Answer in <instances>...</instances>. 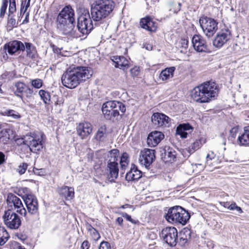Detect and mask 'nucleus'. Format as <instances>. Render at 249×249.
Instances as JSON below:
<instances>
[{
	"label": "nucleus",
	"mask_w": 249,
	"mask_h": 249,
	"mask_svg": "<svg viewBox=\"0 0 249 249\" xmlns=\"http://www.w3.org/2000/svg\"><path fill=\"white\" fill-rule=\"evenodd\" d=\"M238 127H233L231 129V130L230 131V135L232 138H235L236 135V134L238 133Z\"/></svg>",
	"instance_id": "59"
},
{
	"label": "nucleus",
	"mask_w": 249,
	"mask_h": 249,
	"mask_svg": "<svg viewBox=\"0 0 249 249\" xmlns=\"http://www.w3.org/2000/svg\"><path fill=\"white\" fill-rule=\"evenodd\" d=\"M9 238V235L5 228L0 226V246L4 245Z\"/></svg>",
	"instance_id": "35"
},
{
	"label": "nucleus",
	"mask_w": 249,
	"mask_h": 249,
	"mask_svg": "<svg viewBox=\"0 0 249 249\" xmlns=\"http://www.w3.org/2000/svg\"><path fill=\"white\" fill-rule=\"evenodd\" d=\"M140 25L142 28L150 32H154L156 29L155 23L149 17L142 18L140 21Z\"/></svg>",
	"instance_id": "27"
},
{
	"label": "nucleus",
	"mask_w": 249,
	"mask_h": 249,
	"mask_svg": "<svg viewBox=\"0 0 249 249\" xmlns=\"http://www.w3.org/2000/svg\"><path fill=\"white\" fill-rule=\"evenodd\" d=\"M155 159V150L145 148L140 154L139 161L142 165L148 168Z\"/></svg>",
	"instance_id": "12"
},
{
	"label": "nucleus",
	"mask_w": 249,
	"mask_h": 249,
	"mask_svg": "<svg viewBox=\"0 0 249 249\" xmlns=\"http://www.w3.org/2000/svg\"><path fill=\"white\" fill-rule=\"evenodd\" d=\"M179 216H178V224H181L184 225L186 224L190 219L189 213L181 207L179 206L178 209Z\"/></svg>",
	"instance_id": "28"
},
{
	"label": "nucleus",
	"mask_w": 249,
	"mask_h": 249,
	"mask_svg": "<svg viewBox=\"0 0 249 249\" xmlns=\"http://www.w3.org/2000/svg\"><path fill=\"white\" fill-rule=\"evenodd\" d=\"M64 101L62 97H59L58 96L54 95L51 98V104H54L55 106H59L62 105L63 104Z\"/></svg>",
	"instance_id": "45"
},
{
	"label": "nucleus",
	"mask_w": 249,
	"mask_h": 249,
	"mask_svg": "<svg viewBox=\"0 0 249 249\" xmlns=\"http://www.w3.org/2000/svg\"><path fill=\"white\" fill-rule=\"evenodd\" d=\"M231 36V32L229 29L222 30L216 35L213 41V45L217 48H220L230 39Z\"/></svg>",
	"instance_id": "13"
},
{
	"label": "nucleus",
	"mask_w": 249,
	"mask_h": 249,
	"mask_svg": "<svg viewBox=\"0 0 249 249\" xmlns=\"http://www.w3.org/2000/svg\"><path fill=\"white\" fill-rule=\"evenodd\" d=\"M9 1L8 0H3L0 9V18H3L5 15Z\"/></svg>",
	"instance_id": "44"
},
{
	"label": "nucleus",
	"mask_w": 249,
	"mask_h": 249,
	"mask_svg": "<svg viewBox=\"0 0 249 249\" xmlns=\"http://www.w3.org/2000/svg\"><path fill=\"white\" fill-rule=\"evenodd\" d=\"M215 158V154L212 151L209 152L206 156V163L208 164L209 160H212Z\"/></svg>",
	"instance_id": "60"
},
{
	"label": "nucleus",
	"mask_w": 249,
	"mask_h": 249,
	"mask_svg": "<svg viewBox=\"0 0 249 249\" xmlns=\"http://www.w3.org/2000/svg\"><path fill=\"white\" fill-rule=\"evenodd\" d=\"M164 138V134L160 131H155L151 132L147 139V144L150 147L157 146Z\"/></svg>",
	"instance_id": "20"
},
{
	"label": "nucleus",
	"mask_w": 249,
	"mask_h": 249,
	"mask_svg": "<svg viewBox=\"0 0 249 249\" xmlns=\"http://www.w3.org/2000/svg\"><path fill=\"white\" fill-rule=\"evenodd\" d=\"M60 195L64 196L66 199L71 200L74 197V189L72 187L63 186L59 190Z\"/></svg>",
	"instance_id": "29"
},
{
	"label": "nucleus",
	"mask_w": 249,
	"mask_h": 249,
	"mask_svg": "<svg viewBox=\"0 0 249 249\" xmlns=\"http://www.w3.org/2000/svg\"><path fill=\"white\" fill-rule=\"evenodd\" d=\"M142 176V172L135 165H132L130 170L125 175V179L128 181H134L139 179Z\"/></svg>",
	"instance_id": "23"
},
{
	"label": "nucleus",
	"mask_w": 249,
	"mask_h": 249,
	"mask_svg": "<svg viewBox=\"0 0 249 249\" xmlns=\"http://www.w3.org/2000/svg\"><path fill=\"white\" fill-rule=\"evenodd\" d=\"M75 22L56 20V28L62 35L71 37H78L80 36L79 33L75 29Z\"/></svg>",
	"instance_id": "6"
},
{
	"label": "nucleus",
	"mask_w": 249,
	"mask_h": 249,
	"mask_svg": "<svg viewBox=\"0 0 249 249\" xmlns=\"http://www.w3.org/2000/svg\"><path fill=\"white\" fill-rule=\"evenodd\" d=\"M24 44V43L22 42L15 40L5 44L4 46V49L7 50L10 54L13 55L16 52L25 51Z\"/></svg>",
	"instance_id": "16"
},
{
	"label": "nucleus",
	"mask_w": 249,
	"mask_h": 249,
	"mask_svg": "<svg viewBox=\"0 0 249 249\" xmlns=\"http://www.w3.org/2000/svg\"><path fill=\"white\" fill-rule=\"evenodd\" d=\"M16 11V1L15 0H13L12 1L10 0L9 1V7L8 10V16L13 15V14Z\"/></svg>",
	"instance_id": "46"
},
{
	"label": "nucleus",
	"mask_w": 249,
	"mask_h": 249,
	"mask_svg": "<svg viewBox=\"0 0 249 249\" xmlns=\"http://www.w3.org/2000/svg\"><path fill=\"white\" fill-rule=\"evenodd\" d=\"M229 210L231 211L236 210L239 213H243L242 209L240 207L238 206L234 202H232L231 204H230Z\"/></svg>",
	"instance_id": "50"
},
{
	"label": "nucleus",
	"mask_w": 249,
	"mask_h": 249,
	"mask_svg": "<svg viewBox=\"0 0 249 249\" xmlns=\"http://www.w3.org/2000/svg\"><path fill=\"white\" fill-rule=\"evenodd\" d=\"M111 60L114 62L115 67L123 70H127L128 67V61L123 56H113Z\"/></svg>",
	"instance_id": "24"
},
{
	"label": "nucleus",
	"mask_w": 249,
	"mask_h": 249,
	"mask_svg": "<svg viewBox=\"0 0 249 249\" xmlns=\"http://www.w3.org/2000/svg\"><path fill=\"white\" fill-rule=\"evenodd\" d=\"M107 137V129L105 125L101 126L95 136V139L99 142H104Z\"/></svg>",
	"instance_id": "33"
},
{
	"label": "nucleus",
	"mask_w": 249,
	"mask_h": 249,
	"mask_svg": "<svg viewBox=\"0 0 249 249\" xmlns=\"http://www.w3.org/2000/svg\"><path fill=\"white\" fill-rule=\"evenodd\" d=\"M201 146V142L196 140L188 148L187 151L190 154L193 153L195 151L200 148Z\"/></svg>",
	"instance_id": "40"
},
{
	"label": "nucleus",
	"mask_w": 249,
	"mask_h": 249,
	"mask_svg": "<svg viewBox=\"0 0 249 249\" xmlns=\"http://www.w3.org/2000/svg\"><path fill=\"white\" fill-rule=\"evenodd\" d=\"M199 22L204 33L209 38L212 37L218 29V23L212 18L202 17Z\"/></svg>",
	"instance_id": "8"
},
{
	"label": "nucleus",
	"mask_w": 249,
	"mask_h": 249,
	"mask_svg": "<svg viewBox=\"0 0 249 249\" xmlns=\"http://www.w3.org/2000/svg\"><path fill=\"white\" fill-rule=\"evenodd\" d=\"M179 206H176L168 209L167 213L165 214L166 220L172 224H178V216H179L178 209Z\"/></svg>",
	"instance_id": "21"
},
{
	"label": "nucleus",
	"mask_w": 249,
	"mask_h": 249,
	"mask_svg": "<svg viewBox=\"0 0 249 249\" xmlns=\"http://www.w3.org/2000/svg\"><path fill=\"white\" fill-rule=\"evenodd\" d=\"M107 180L109 182H114L117 178L119 174L118 163H107L106 169Z\"/></svg>",
	"instance_id": "19"
},
{
	"label": "nucleus",
	"mask_w": 249,
	"mask_h": 249,
	"mask_svg": "<svg viewBox=\"0 0 249 249\" xmlns=\"http://www.w3.org/2000/svg\"><path fill=\"white\" fill-rule=\"evenodd\" d=\"M161 152V159L165 162L173 161L176 158V152L172 148L165 146Z\"/></svg>",
	"instance_id": "22"
},
{
	"label": "nucleus",
	"mask_w": 249,
	"mask_h": 249,
	"mask_svg": "<svg viewBox=\"0 0 249 249\" xmlns=\"http://www.w3.org/2000/svg\"><path fill=\"white\" fill-rule=\"evenodd\" d=\"M7 203L8 207L11 208L10 209L16 210L21 215H23L27 220H29L30 217L27 213L25 209L24 208L21 199L18 196L13 194H9L7 198ZM8 209H10L9 208Z\"/></svg>",
	"instance_id": "7"
},
{
	"label": "nucleus",
	"mask_w": 249,
	"mask_h": 249,
	"mask_svg": "<svg viewBox=\"0 0 249 249\" xmlns=\"http://www.w3.org/2000/svg\"><path fill=\"white\" fill-rule=\"evenodd\" d=\"M42 140V135L31 133L30 135H26V145L31 152L37 153L43 148Z\"/></svg>",
	"instance_id": "11"
},
{
	"label": "nucleus",
	"mask_w": 249,
	"mask_h": 249,
	"mask_svg": "<svg viewBox=\"0 0 249 249\" xmlns=\"http://www.w3.org/2000/svg\"><path fill=\"white\" fill-rule=\"evenodd\" d=\"M28 213L30 214H36L38 213V203L33 204L26 206Z\"/></svg>",
	"instance_id": "43"
},
{
	"label": "nucleus",
	"mask_w": 249,
	"mask_h": 249,
	"mask_svg": "<svg viewBox=\"0 0 249 249\" xmlns=\"http://www.w3.org/2000/svg\"><path fill=\"white\" fill-rule=\"evenodd\" d=\"M175 70V67H171L162 70L159 75L160 79L163 81L172 78Z\"/></svg>",
	"instance_id": "30"
},
{
	"label": "nucleus",
	"mask_w": 249,
	"mask_h": 249,
	"mask_svg": "<svg viewBox=\"0 0 249 249\" xmlns=\"http://www.w3.org/2000/svg\"><path fill=\"white\" fill-rule=\"evenodd\" d=\"M27 57L35 59L37 57V53L35 46L30 42H25L24 44Z\"/></svg>",
	"instance_id": "26"
},
{
	"label": "nucleus",
	"mask_w": 249,
	"mask_h": 249,
	"mask_svg": "<svg viewBox=\"0 0 249 249\" xmlns=\"http://www.w3.org/2000/svg\"><path fill=\"white\" fill-rule=\"evenodd\" d=\"M38 94L40 98L45 104H51V97L49 92L45 90L41 89L39 91Z\"/></svg>",
	"instance_id": "36"
},
{
	"label": "nucleus",
	"mask_w": 249,
	"mask_h": 249,
	"mask_svg": "<svg viewBox=\"0 0 249 249\" xmlns=\"http://www.w3.org/2000/svg\"><path fill=\"white\" fill-rule=\"evenodd\" d=\"M23 199L26 206L32 205V204L38 203L36 196L33 195H27L24 196Z\"/></svg>",
	"instance_id": "38"
},
{
	"label": "nucleus",
	"mask_w": 249,
	"mask_h": 249,
	"mask_svg": "<svg viewBox=\"0 0 249 249\" xmlns=\"http://www.w3.org/2000/svg\"><path fill=\"white\" fill-rule=\"evenodd\" d=\"M74 10L70 5L64 7L58 14L56 20L75 22Z\"/></svg>",
	"instance_id": "14"
},
{
	"label": "nucleus",
	"mask_w": 249,
	"mask_h": 249,
	"mask_svg": "<svg viewBox=\"0 0 249 249\" xmlns=\"http://www.w3.org/2000/svg\"><path fill=\"white\" fill-rule=\"evenodd\" d=\"M114 3L111 0H97L94 2L90 8V14L92 20L103 24L105 29L108 26L106 19L111 14Z\"/></svg>",
	"instance_id": "2"
},
{
	"label": "nucleus",
	"mask_w": 249,
	"mask_h": 249,
	"mask_svg": "<svg viewBox=\"0 0 249 249\" xmlns=\"http://www.w3.org/2000/svg\"><path fill=\"white\" fill-rule=\"evenodd\" d=\"M191 231L188 229H184L181 232V237L180 238V240L184 242V243L187 242L188 239L191 238Z\"/></svg>",
	"instance_id": "41"
},
{
	"label": "nucleus",
	"mask_w": 249,
	"mask_h": 249,
	"mask_svg": "<svg viewBox=\"0 0 249 249\" xmlns=\"http://www.w3.org/2000/svg\"><path fill=\"white\" fill-rule=\"evenodd\" d=\"M8 24L11 28L17 27L18 22H16V19L14 18V15L8 16Z\"/></svg>",
	"instance_id": "47"
},
{
	"label": "nucleus",
	"mask_w": 249,
	"mask_h": 249,
	"mask_svg": "<svg viewBox=\"0 0 249 249\" xmlns=\"http://www.w3.org/2000/svg\"><path fill=\"white\" fill-rule=\"evenodd\" d=\"M240 145H249V126L244 127V132L238 138Z\"/></svg>",
	"instance_id": "31"
},
{
	"label": "nucleus",
	"mask_w": 249,
	"mask_h": 249,
	"mask_svg": "<svg viewBox=\"0 0 249 249\" xmlns=\"http://www.w3.org/2000/svg\"><path fill=\"white\" fill-rule=\"evenodd\" d=\"M120 156L119 151L114 149L110 150L107 154V163H118L117 161Z\"/></svg>",
	"instance_id": "32"
},
{
	"label": "nucleus",
	"mask_w": 249,
	"mask_h": 249,
	"mask_svg": "<svg viewBox=\"0 0 249 249\" xmlns=\"http://www.w3.org/2000/svg\"><path fill=\"white\" fill-rule=\"evenodd\" d=\"M92 75L90 70L86 67H77L69 69L61 77L63 85L67 88H76L81 82L89 78Z\"/></svg>",
	"instance_id": "1"
},
{
	"label": "nucleus",
	"mask_w": 249,
	"mask_h": 249,
	"mask_svg": "<svg viewBox=\"0 0 249 249\" xmlns=\"http://www.w3.org/2000/svg\"><path fill=\"white\" fill-rule=\"evenodd\" d=\"M160 236L163 241L171 247L176 245L178 239V231L173 227H167L161 231Z\"/></svg>",
	"instance_id": "10"
},
{
	"label": "nucleus",
	"mask_w": 249,
	"mask_h": 249,
	"mask_svg": "<svg viewBox=\"0 0 249 249\" xmlns=\"http://www.w3.org/2000/svg\"><path fill=\"white\" fill-rule=\"evenodd\" d=\"M3 219L5 225L10 229H18L21 225L19 216L11 209L5 211Z\"/></svg>",
	"instance_id": "9"
},
{
	"label": "nucleus",
	"mask_w": 249,
	"mask_h": 249,
	"mask_svg": "<svg viewBox=\"0 0 249 249\" xmlns=\"http://www.w3.org/2000/svg\"><path fill=\"white\" fill-rule=\"evenodd\" d=\"M43 82L40 79H36L32 80L31 85L36 89H39L42 86Z\"/></svg>",
	"instance_id": "48"
},
{
	"label": "nucleus",
	"mask_w": 249,
	"mask_h": 249,
	"mask_svg": "<svg viewBox=\"0 0 249 249\" xmlns=\"http://www.w3.org/2000/svg\"><path fill=\"white\" fill-rule=\"evenodd\" d=\"M99 249H111L110 244L106 241L102 242L99 246Z\"/></svg>",
	"instance_id": "53"
},
{
	"label": "nucleus",
	"mask_w": 249,
	"mask_h": 249,
	"mask_svg": "<svg viewBox=\"0 0 249 249\" xmlns=\"http://www.w3.org/2000/svg\"><path fill=\"white\" fill-rule=\"evenodd\" d=\"M151 121L153 124L157 126H168L170 121V119L163 113H155L151 117Z\"/></svg>",
	"instance_id": "15"
},
{
	"label": "nucleus",
	"mask_w": 249,
	"mask_h": 249,
	"mask_svg": "<svg viewBox=\"0 0 249 249\" xmlns=\"http://www.w3.org/2000/svg\"><path fill=\"white\" fill-rule=\"evenodd\" d=\"M92 130V125L88 122L79 123L76 127L77 134L82 139H86L91 133Z\"/></svg>",
	"instance_id": "18"
},
{
	"label": "nucleus",
	"mask_w": 249,
	"mask_h": 249,
	"mask_svg": "<svg viewBox=\"0 0 249 249\" xmlns=\"http://www.w3.org/2000/svg\"><path fill=\"white\" fill-rule=\"evenodd\" d=\"M90 234L92 237V238L94 240H97L100 238V234L98 231L94 229H91V231L89 232Z\"/></svg>",
	"instance_id": "51"
},
{
	"label": "nucleus",
	"mask_w": 249,
	"mask_h": 249,
	"mask_svg": "<svg viewBox=\"0 0 249 249\" xmlns=\"http://www.w3.org/2000/svg\"><path fill=\"white\" fill-rule=\"evenodd\" d=\"M5 155L2 152H0V165L5 162Z\"/></svg>",
	"instance_id": "63"
},
{
	"label": "nucleus",
	"mask_w": 249,
	"mask_h": 249,
	"mask_svg": "<svg viewBox=\"0 0 249 249\" xmlns=\"http://www.w3.org/2000/svg\"><path fill=\"white\" fill-rule=\"evenodd\" d=\"M177 127H180L182 130H189L192 129V127L189 124H183L179 125Z\"/></svg>",
	"instance_id": "56"
},
{
	"label": "nucleus",
	"mask_w": 249,
	"mask_h": 249,
	"mask_svg": "<svg viewBox=\"0 0 249 249\" xmlns=\"http://www.w3.org/2000/svg\"><path fill=\"white\" fill-rule=\"evenodd\" d=\"M90 246V244L88 241H84L81 245L82 249H89Z\"/></svg>",
	"instance_id": "62"
},
{
	"label": "nucleus",
	"mask_w": 249,
	"mask_h": 249,
	"mask_svg": "<svg viewBox=\"0 0 249 249\" xmlns=\"http://www.w3.org/2000/svg\"><path fill=\"white\" fill-rule=\"evenodd\" d=\"M180 44L182 48L186 49L188 47V40L185 39H181L180 41Z\"/></svg>",
	"instance_id": "61"
},
{
	"label": "nucleus",
	"mask_w": 249,
	"mask_h": 249,
	"mask_svg": "<svg viewBox=\"0 0 249 249\" xmlns=\"http://www.w3.org/2000/svg\"><path fill=\"white\" fill-rule=\"evenodd\" d=\"M26 135L24 137V138H18L15 140V142L18 145H21L22 144H26Z\"/></svg>",
	"instance_id": "57"
},
{
	"label": "nucleus",
	"mask_w": 249,
	"mask_h": 249,
	"mask_svg": "<svg viewBox=\"0 0 249 249\" xmlns=\"http://www.w3.org/2000/svg\"><path fill=\"white\" fill-rule=\"evenodd\" d=\"M91 17L88 9H82L77 18V28L83 35H88L93 28Z\"/></svg>",
	"instance_id": "5"
},
{
	"label": "nucleus",
	"mask_w": 249,
	"mask_h": 249,
	"mask_svg": "<svg viewBox=\"0 0 249 249\" xmlns=\"http://www.w3.org/2000/svg\"><path fill=\"white\" fill-rule=\"evenodd\" d=\"M217 94L216 84L212 82H206L196 87L191 91V96L193 100L199 103H207Z\"/></svg>",
	"instance_id": "3"
},
{
	"label": "nucleus",
	"mask_w": 249,
	"mask_h": 249,
	"mask_svg": "<svg viewBox=\"0 0 249 249\" xmlns=\"http://www.w3.org/2000/svg\"><path fill=\"white\" fill-rule=\"evenodd\" d=\"M14 137L15 135L11 129L0 130V143L7 144L10 140L14 139Z\"/></svg>",
	"instance_id": "25"
},
{
	"label": "nucleus",
	"mask_w": 249,
	"mask_h": 249,
	"mask_svg": "<svg viewBox=\"0 0 249 249\" xmlns=\"http://www.w3.org/2000/svg\"><path fill=\"white\" fill-rule=\"evenodd\" d=\"M177 134L179 135L182 138H186L187 137L188 133L185 130H182L180 127H177L176 130Z\"/></svg>",
	"instance_id": "52"
},
{
	"label": "nucleus",
	"mask_w": 249,
	"mask_h": 249,
	"mask_svg": "<svg viewBox=\"0 0 249 249\" xmlns=\"http://www.w3.org/2000/svg\"><path fill=\"white\" fill-rule=\"evenodd\" d=\"M15 87L16 95L22 99V95L21 94L24 92L27 86L23 82H18L15 83Z\"/></svg>",
	"instance_id": "34"
},
{
	"label": "nucleus",
	"mask_w": 249,
	"mask_h": 249,
	"mask_svg": "<svg viewBox=\"0 0 249 249\" xmlns=\"http://www.w3.org/2000/svg\"><path fill=\"white\" fill-rule=\"evenodd\" d=\"M129 156L126 153H124L120 159V165L122 169H124L128 165L129 162Z\"/></svg>",
	"instance_id": "39"
},
{
	"label": "nucleus",
	"mask_w": 249,
	"mask_h": 249,
	"mask_svg": "<svg viewBox=\"0 0 249 249\" xmlns=\"http://www.w3.org/2000/svg\"><path fill=\"white\" fill-rule=\"evenodd\" d=\"M122 215L123 217H124V218H126L127 220L130 221L132 223H133V224H136V221L135 220L133 219L131 217L130 215H128L126 213H122Z\"/></svg>",
	"instance_id": "58"
},
{
	"label": "nucleus",
	"mask_w": 249,
	"mask_h": 249,
	"mask_svg": "<svg viewBox=\"0 0 249 249\" xmlns=\"http://www.w3.org/2000/svg\"><path fill=\"white\" fill-rule=\"evenodd\" d=\"M24 92L27 98H30L33 94L34 91L32 89H31L27 86Z\"/></svg>",
	"instance_id": "55"
},
{
	"label": "nucleus",
	"mask_w": 249,
	"mask_h": 249,
	"mask_svg": "<svg viewBox=\"0 0 249 249\" xmlns=\"http://www.w3.org/2000/svg\"><path fill=\"white\" fill-rule=\"evenodd\" d=\"M6 115L11 117L15 119H19L21 118V116L18 112L14 110H8L4 112Z\"/></svg>",
	"instance_id": "42"
},
{
	"label": "nucleus",
	"mask_w": 249,
	"mask_h": 249,
	"mask_svg": "<svg viewBox=\"0 0 249 249\" xmlns=\"http://www.w3.org/2000/svg\"><path fill=\"white\" fill-rule=\"evenodd\" d=\"M30 1L31 0H28L27 1H26V0L21 1L20 12L18 14V20H19L20 18L22 17L24 14L26 13L27 9L30 6Z\"/></svg>",
	"instance_id": "37"
},
{
	"label": "nucleus",
	"mask_w": 249,
	"mask_h": 249,
	"mask_svg": "<svg viewBox=\"0 0 249 249\" xmlns=\"http://www.w3.org/2000/svg\"><path fill=\"white\" fill-rule=\"evenodd\" d=\"M194 49L198 52H206L207 45L205 40L199 35H195L192 39Z\"/></svg>",
	"instance_id": "17"
},
{
	"label": "nucleus",
	"mask_w": 249,
	"mask_h": 249,
	"mask_svg": "<svg viewBox=\"0 0 249 249\" xmlns=\"http://www.w3.org/2000/svg\"><path fill=\"white\" fill-rule=\"evenodd\" d=\"M125 110V107L124 105L115 101H109L105 103L102 108L104 117L107 120H110L112 117L119 116V111L123 114Z\"/></svg>",
	"instance_id": "4"
},
{
	"label": "nucleus",
	"mask_w": 249,
	"mask_h": 249,
	"mask_svg": "<svg viewBox=\"0 0 249 249\" xmlns=\"http://www.w3.org/2000/svg\"><path fill=\"white\" fill-rule=\"evenodd\" d=\"M27 167L28 164L27 163H22L18 166L17 169V171L19 173V174L22 175L25 172Z\"/></svg>",
	"instance_id": "49"
},
{
	"label": "nucleus",
	"mask_w": 249,
	"mask_h": 249,
	"mask_svg": "<svg viewBox=\"0 0 249 249\" xmlns=\"http://www.w3.org/2000/svg\"><path fill=\"white\" fill-rule=\"evenodd\" d=\"M17 236L18 239L22 241H24L26 239V236L24 234H22L21 233H17Z\"/></svg>",
	"instance_id": "64"
},
{
	"label": "nucleus",
	"mask_w": 249,
	"mask_h": 249,
	"mask_svg": "<svg viewBox=\"0 0 249 249\" xmlns=\"http://www.w3.org/2000/svg\"><path fill=\"white\" fill-rule=\"evenodd\" d=\"M140 72L139 68L138 67H134L130 70V73L132 76H138Z\"/></svg>",
	"instance_id": "54"
}]
</instances>
